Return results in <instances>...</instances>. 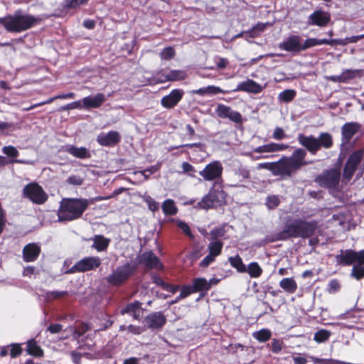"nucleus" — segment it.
<instances>
[{"label": "nucleus", "mask_w": 364, "mask_h": 364, "mask_svg": "<svg viewBox=\"0 0 364 364\" xmlns=\"http://www.w3.org/2000/svg\"><path fill=\"white\" fill-rule=\"evenodd\" d=\"M141 305L142 304L138 301L129 303L121 310V314H129L132 316L135 320H139L142 317L144 311Z\"/></svg>", "instance_id": "24"}, {"label": "nucleus", "mask_w": 364, "mask_h": 364, "mask_svg": "<svg viewBox=\"0 0 364 364\" xmlns=\"http://www.w3.org/2000/svg\"><path fill=\"white\" fill-rule=\"evenodd\" d=\"M265 28V25L263 23H258L255 26L252 27L250 31H247L250 37H255L259 33L263 31Z\"/></svg>", "instance_id": "53"}, {"label": "nucleus", "mask_w": 364, "mask_h": 364, "mask_svg": "<svg viewBox=\"0 0 364 364\" xmlns=\"http://www.w3.org/2000/svg\"><path fill=\"white\" fill-rule=\"evenodd\" d=\"M23 196L36 204H43L48 198L43 188L36 183L27 184L23 189Z\"/></svg>", "instance_id": "8"}, {"label": "nucleus", "mask_w": 364, "mask_h": 364, "mask_svg": "<svg viewBox=\"0 0 364 364\" xmlns=\"http://www.w3.org/2000/svg\"><path fill=\"white\" fill-rule=\"evenodd\" d=\"M262 272V269L256 262H250L248 266L246 267V272H247L252 278H257L260 277Z\"/></svg>", "instance_id": "33"}, {"label": "nucleus", "mask_w": 364, "mask_h": 364, "mask_svg": "<svg viewBox=\"0 0 364 364\" xmlns=\"http://www.w3.org/2000/svg\"><path fill=\"white\" fill-rule=\"evenodd\" d=\"M177 225L186 235L193 238L191 229L187 223L183 221H178Z\"/></svg>", "instance_id": "62"}, {"label": "nucleus", "mask_w": 364, "mask_h": 364, "mask_svg": "<svg viewBox=\"0 0 364 364\" xmlns=\"http://www.w3.org/2000/svg\"><path fill=\"white\" fill-rule=\"evenodd\" d=\"M212 195L209 194V193L205 196L202 200L197 203L196 205V208H199L201 209H209L215 206L214 203L212 200Z\"/></svg>", "instance_id": "38"}, {"label": "nucleus", "mask_w": 364, "mask_h": 364, "mask_svg": "<svg viewBox=\"0 0 364 364\" xmlns=\"http://www.w3.org/2000/svg\"><path fill=\"white\" fill-rule=\"evenodd\" d=\"M135 267L129 263L117 267L111 274H109L107 281L109 284L118 286L123 284L134 273Z\"/></svg>", "instance_id": "6"}, {"label": "nucleus", "mask_w": 364, "mask_h": 364, "mask_svg": "<svg viewBox=\"0 0 364 364\" xmlns=\"http://www.w3.org/2000/svg\"><path fill=\"white\" fill-rule=\"evenodd\" d=\"M223 166L220 161L215 160L208 164L203 170L199 171V175L205 181L213 183V187L221 186L223 183L222 174Z\"/></svg>", "instance_id": "5"}, {"label": "nucleus", "mask_w": 364, "mask_h": 364, "mask_svg": "<svg viewBox=\"0 0 364 364\" xmlns=\"http://www.w3.org/2000/svg\"><path fill=\"white\" fill-rule=\"evenodd\" d=\"M68 295L67 291H51L47 293V299L49 300L58 299Z\"/></svg>", "instance_id": "49"}, {"label": "nucleus", "mask_w": 364, "mask_h": 364, "mask_svg": "<svg viewBox=\"0 0 364 364\" xmlns=\"http://www.w3.org/2000/svg\"><path fill=\"white\" fill-rule=\"evenodd\" d=\"M318 46V38H309L303 41V51Z\"/></svg>", "instance_id": "56"}, {"label": "nucleus", "mask_w": 364, "mask_h": 364, "mask_svg": "<svg viewBox=\"0 0 364 364\" xmlns=\"http://www.w3.org/2000/svg\"><path fill=\"white\" fill-rule=\"evenodd\" d=\"M41 252V247L39 243H28L22 250L23 260L26 262H33L37 260Z\"/></svg>", "instance_id": "16"}, {"label": "nucleus", "mask_w": 364, "mask_h": 364, "mask_svg": "<svg viewBox=\"0 0 364 364\" xmlns=\"http://www.w3.org/2000/svg\"><path fill=\"white\" fill-rule=\"evenodd\" d=\"M41 21L40 16H35L18 9L13 14L0 18L1 24L6 31L13 33H19L36 26Z\"/></svg>", "instance_id": "2"}, {"label": "nucleus", "mask_w": 364, "mask_h": 364, "mask_svg": "<svg viewBox=\"0 0 364 364\" xmlns=\"http://www.w3.org/2000/svg\"><path fill=\"white\" fill-rule=\"evenodd\" d=\"M331 333L326 330H319L314 333V339L318 343H323L328 339Z\"/></svg>", "instance_id": "43"}, {"label": "nucleus", "mask_w": 364, "mask_h": 364, "mask_svg": "<svg viewBox=\"0 0 364 364\" xmlns=\"http://www.w3.org/2000/svg\"><path fill=\"white\" fill-rule=\"evenodd\" d=\"M121 136L118 132L110 131L108 133H100L97 136V141L101 146H112L119 143Z\"/></svg>", "instance_id": "18"}, {"label": "nucleus", "mask_w": 364, "mask_h": 364, "mask_svg": "<svg viewBox=\"0 0 364 364\" xmlns=\"http://www.w3.org/2000/svg\"><path fill=\"white\" fill-rule=\"evenodd\" d=\"M360 125L356 122H347L342 127V136L345 142H348L359 131Z\"/></svg>", "instance_id": "26"}, {"label": "nucleus", "mask_w": 364, "mask_h": 364, "mask_svg": "<svg viewBox=\"0 0 364 364\" xmlns=\"http://www.w3.org/2000/svg\"><path fill=\"white\" fill-rule=\"evenodd\" d=\"M166 322V318L161 311L152 312L147 315L144 320V325L151 329L161 328Z\"/></svg>", "instance_id": "14"}, {"label": "nucleus", "mask_w": 364, "mask_h": 364, "mask_svg": "<svg viewBox=\"0 0 364 364\" xmlns=\"http://www.w3.org/2000/svg\"><path fill=\"white\" fill-rule=\"evenodd\" d=\"M89 330V326L87 323H81L79 326L75 328H72L73 336L75 338H79L85 332Z\"/></svg>", "instance_id": "45"}, {"label": "nucleus", "mask_w": 364, "mask_h": 364, "mask_svg": "<svg viewBox=\"0 0 364 364\" xmlns=\"http://www.w3.org/2000/svg\"><path fill=\"white\" fill-rule=\"evenodd\" d=\"M282 341H279V339L274 338L272 341V351L274 353H279L282 349Z\"/></svg>", "instance_id": "61"}, {"label": "nucleus", "mask_w": 364, "mask_h": 364, "mask_svg": "<svg viewBox=\"0 0 364 364\" xmlns=\"http://www.w3.org/2000/svg\"><path fill=\"white\" fill-rule=\"evenodd\" d=\"M225 234L224 227L215 228L210 231L209 240L212 241L220 240V238L223 237Z\"/></svg>", "instance_id": "41"}, {"label": "nucleus", "mask_w": 364, "mask_h": 364, "mask_svg": "<svg viewBox=\"0 0 364 364\" xmlns=\"http://www.w3.org/2000/svg\"><path fill=\"white\" fill-rule=\"evenodd\" d=\"M341 285L337 279H332L328 284V291L330 294H334L339 291Z\"/></svg>", "instance_id": "54"}, {"label": "nucleus", "mask_w": 364, "mask_h": 364, "mask_svg": "<svg viewBox=\"0 0 364 364\" xmlns=\"http://www.w3.org/2000/svg\"><path fill=\"white\" fill-rule=\"evenodd\" d=\"M162 210L166 215H174L177 213L178 209L175 203L171 199H167L162 204Z\"/></svg>", "instance_id": "32"}, {"label": "nucleus", "mask_w": 364, "mask_h": 364, "mask_svg": "<svg viewBox=\"0 0 364 364\" xmlns=\"http://www.w3.org/2000/svg\"><path fill=\"white\" fill-rule=\"evenodd\" d=\"M215 259V257L212 255V254L208 253V255L205 257L200 262V266L202 267H208L210 263H212Z\"/></svg>", "instance_id": "63"}, {"label": "nucleus", "mask_w": 364, "mask_h": 364, "mask_svg": "<svg viewBox=\"0 0 364 364\" xmlns=\"http://www.w3.org/2000/svg\"><path fill=\"white\" fill-rule=\"evenodd\" d=\"M235 175L240 177V181L248 179L250 178V171L247 166H240L235 171Z\"/></svg>", "instance_id": "42"}, {"label": "nucleus", "mask_w": 364, "mask_h": 364, "mask_svg": "<svg viewBox=\"0 0 364 364\" xmlns=\"http://www.w3.org/2000/svg\"><path fill=\"white\" fill-rule=\"evenodd\" d=\"M223 246V242L221 240H210V243L208 245V249L210 254L215 256V257L220 255L222 248Z\"/></svg>", "instance_id": "34"}, {"label": "nucleus", "mask_w": 364, "mask_h": 364, "mask_svg": "<svg viewBox=\"0 0 364 364\" xmlns=\"http://www.w3.org/2000/svg\"><path fill=\"white\" fill-rule=\"evenodd\" d=\"M91 240L93 241L92 247L95 249L97 252H103L107 250L110 243V240L105 237L102 235H96L91 238Z\"/></svg>", "instance_id": "27"}, {"label": "nucleus", "mask_w": 364, "mask_h": 364, "mask_svg": "<svg viewBox=\"0 0 364 364\" xmlns=\"http://www.w3.org/2000/svg\"><path fill=\"white\" fill-rule=\"evenodd\" d=\"M89 0H65V7L75 9L86 4Z\"/></svg>", "instance_id": "50"}, {"label": "nucleus", "mask_w": 364, "mask_h": 364, "mask_svg": "<svg viewBox=\"0 0 364 364\" xmlns=\"http://www.w3.org/2000/svg\"><path fill=\"white\" fill-rule=\"evenodd\" d=\"M228 92V91H225L222 90L220 87L214 85H208L207 87H201L198 90H193L191 91L192 94H196L200 96L212 95L218 93L225 94Z\"/></svg>", "instance_id": "28"}, {"label": "nucleus", "mask_w": 364, "mask_h": 364, "mask_svg": "<svg viewBox=\"0 0 364 364\" xmlns=\"http://www.w3.org/2000/svg\"><path fill=\"white\" fill-rule=\"evenodd\" d=\"M193 293H195V291L192 285L184 286L181 290L179 298H186Z\"/></svg>", "instance_id": "59"}, {"label": "nucleus", "mask_w": 364, "mask_h": 364, "mask_svg": "<svg viewBox=\"0 0 364 364\" xmlns=\"http://www.w3.org/2000/svg\"><path fill=\"white\" fill-rule=\"evenodd\" d=\"M186 77V73L182 70H171L168 73L164 70L159 73L157 75V82H165L168 81H178Z\"/></svg>", "instance_id": "19"}, {"label": "nucleus", "mask_w": 364, "mask_h": 364, "mask_svg": "<svg viewBox=\"0 0 364 364\" xmlns=\"http://www.w3.org/2000/svg\"><path fill=\"white\" fill-rule=\"evenodd\" d=\"M351 276L357 280H360L364 277V265L354 264L351 270Z\"/></svg>", "instance_id": "40"}, {"label": "nucleus", "mask_w": 364, "mask_h": 364, "mask_svg": "<svg viewBox=\"0 0 364 364\" xmlns=\"http://www.w3.org/2000/svg\"><path fill=\"white\" fill-rule=\"evenodd\" d=\"M184 92L181 89H174L168 95L164 96L161 100V105L166 109L175 107L183 98Z\"/></svg>", "instance_id": "15"}, {"label": "nucleus", "mask_w": 364, "mask_h": 364, "mask_svg": "<svg viewBox=\"0 0 364 364\" xmlns=\"http://www.w3.org/2000/svg\"><path fill=\"white\" fill-rule=\"evenodd\" d=\"M296 92L294 90L288 89L281 92L278 95L279 102L288 103L293 100L296 97Z\"/></svg>", "instance_id": "35"}, {"label": "nucleus", "mask_w": 364, "mask_h": 364, "mask_svg": "<svg viewBox=\"0 0 364 364\" xmlns=\"http://www.w3.org/2000/svg\"><path fill=\"white\" fill-rule=\"evenodd\" d=\"M139 262L149 268L160 269L162 267L159 259L151 251L144 252L140 256Z\"/></svg>", "instance_id": "25"}, {"label": "nucleus", "mask_w": 364, "mask_h": 364, "mask_svg": "<svg viewBox=\"0 0 364 364\" xmlns=\"http://www.w3.org/2000/svg\"><path fill=\"white\" fill-rule=\"evenodd\" d=\"M341 178V171L338 168H331L318 175L315 181L321 187L336 188Z\"/></svg>", "instance_id": "7"}, {"label": "nucleus", "mask_w": 364, "mask_h": 364, "mask_svg": "<svg viewBox=\"0 0 364 364\" xmlns=\"http://www.w3.org/2000/svg\"><path fill=\"white\" fill-rule=\"evenodd\" d=\"M67 182L70 185L80 186L83 183V178L80 176L72 175L68 177Z\"/></svg>", "instance_id": "57"}, {"label": "nucleus", "mask_w": 364, "mask_h": 364, "mask_svg": "<svg viewBox=\"0 0 364 364\" xmlns=\"http://www.w3.org/2000/svg\"><path fill=\"white\" fill-rule=\"evenodd\" d=\"M144 201L147 204L149 209L153 212H155L159 208V203L156 202L150 196L146 195L143 198Z\"/></svg>", "instance_id": "46"}, {"label": "nucleus", "mask_w": 364, "mask_h": 364, "mask_svg": "<svg viewBox=\"0 0 364 364\" xmlns=\"http://www.w3.org/2000/svg\"><path fill=\"white\" fill-rule=\"evenodd\" d=\"M215 113L220 118L228 119L235 123L242 122L241 114L225 105L218 104L215 109Z\"/></svg>", "instance_id": "13"}, {"label": "nucleus", "mask_w": 364, "mask_h": 364, "mask_svg": "<svg viewBox=\"0 0 364 364\" xmlns=\"http://www.w3.org/2000/svg\"><path fill=\"white\" fill-rule=\"evenodd\" d=\"M279 48L291 53L303 51V39L299 35H289L279 44Z\"/></svg>", "instance_id": "12"}, {"label": "nucleus", "mask_w": 364, "mask_h": 364, "mask_svg": "<svg viewBox=\"0 0 364 364\" xmlns=\"http://www.w3.org/2000/svg\"><path fill=\"white\" fill-rule=\"evenodd\" d=\"M280 203V199L278 196H269L266 198V205L268 209H274L276 208Z\"/></svg>", "instance_id": "44"}, {"label": "nucleus", "mask_w": 364, "mask_h": 364, "mask_svg": "<svg viewBox=\"0 0 364 364\" xmlns=\"http://www.w3.org/2000/svg\"><path fill=\"white\" fill-rule=\"evenodd\" d=\"M272 336V332L269 329L263 328L253 333V337L259 342H266Z\"/></svg>", "instance_id": "36"}, {"label": "nucleus", "mask_w": 364, "mask_h": 364, "mask_svg": "<svg viewBox=\"0 0 364 364\" xmlns=\"http://www.w3.org/2000/svg\"><path fill=\"white\" fill-rule=\"evenodd\" d=\"M215 63L218 69H225L229 64V62L226 58H218L215 60Z\"/></svg>", "instance_id": "64"}, {"label": "nucleus", "mask_w": 364, "mask_h": 364, "mask_svg": "<svg viewBox=\"0 0 364 364\" xmlns=\"http://www.w3.org/2000/svg\"><path fill=\"white\" fill-rule=\"evenodd\" d=\"M160 166V164H157L140 171V173L144 176L145 179L147 180L149 178L151 174L156 173L157 171L159 170Z\"/></svg>", "instance_id": "51"}, {"label": "nucleus", "mask_w": 364, "mask_h": 364, "mask_svg": "<svg viewBox=\"0 0 364 364\" xmlns=\"http://www.w3.org/2000/svg\"><path fill=\"white\" fill-rule=\"evenodd\" d=\"M338 264L348 266L354 262L364 264V250L355 252L352 250H341V253L336 257Z\"/></svg>", "instance_id": "9"}, {"label": "nucleus", "mask_w": 364, "mask_h": 364, "mask_svg": "<svg viewBox=\"0 0 364 364\" xmlns=\"http://www.w3.org/2000/svg\"><path fill=\"white\" fill-rule=\"evenodd\" d=\"M289 147V146L288 144L271 142L255 148L253 149V152L258 154H269L285 151Z\"/></svg>", "instance_id": "23"}, {"label": "nucleus", "mask_w": 364, "mask_h": 364, "mask_svg": "<svg viewBox=\"0 0 364 364\" xmlns=\"http://www.w3.org/2000/svg\"><path fill=\"white\" fill-rule=\"evenodd\" d=\"M27 351L29 354L35 355V356L43 355V350L41 349V348L36 344V341L33 340H31V341H28Z\"/></svg>", "instance_id": "39"}, {"label": "nucleus", "mask_w": 364, "mask_h": 364, "mask_svg": "<svg viewBox=\"0 0 364 364\" xmlns=\"http://www.w3.org/2000/svg\"><path fill=\"white\" fill-rule=\"evenodd\" d=\"M331 21V16L328 12L316 10L309 16L307 24L309 26H326Z\"/></svg>", "instance_id": "17"}, {"label": "nucleus", "mask_w": 364, "mask_h": 364, "mask_svg": "<svg viewBox=\"0 0 364 364\" xmlns=\"http://www.w3.org/2000/svg\"><path fill=\"white\" fill-rule=\"evenodd\" d=\"M218 281L211 279L209 282L205 278H196L193 281V288L195 292L200 291H208L210 289L212 284H216Z\"/></svg>", "instance_id": "29"}, {"label": "nucleus", "mask_w": 364, "mask_h": 364, "mask_svg": "<svg viewBox=\"0 0 364 364\" xmlns=\"http://www.w3.org/2000/svg\"><path fill=\"white\" fill-rule=\"evenodd\" d=\"M279 287L289 294H294L297 289V284L293 277L282 279L279 282Z\"/></svg>", "instance_id": "30"}, {"label": "nucleus", "mask_w": 364, "mask_h": 364, "mask_svg": "<svg viewBox=\"0 0 364 364\" xmlns=\"http://www.w3.org/2000/svg\"><path fill=\"white\" fill-rule=\"evenodd\" d=\"M127 331L134 335H140L144 331V328L139 326L129 325L127 327Z\"/></svg>", "instance_id": "60"}, {"label": "nucleus", "mask_w": 364, "mask_h": 364, "mask_svg": "<svg viewBox=\"0 0 364 364\" xmlns=\"http://www.w3.org/2000/svg\"><path fill=\"white\" fill-rule=\"evenodd\" d=\"M83 109L82 100L75 101L73 102L69 103L66 105L62 106L59 111H66L69 109Z\"/></svg>", "instance_id": "52"}, {"label": "nucleus", "mask_w": 364, "mask_h": 364, "mask_svg": "<svg viewBox=\"0 0 364 364\" xmlns=\"http://www.w3.org/2000/svg\"><path fill=\"white\" fill-rule=\"evenodd\" d=\"M209 194L212 195L211 198L215 206L220 205L225 199V192L214 189V187L210 191Z\"/></svg>", "instance_id": "37"}, {"label": "nucleus", "mask_w": 364, "mask_h": 364, "mask_svg": "<svg viewBox=\"0 0 364 364\" xmlns=\"http://www.w3.org/2000/svg\"><path fill=\"white\" fill-rule=\"evenodd\" d=\"M263 87L251 79H247L245 81L240 82L237 87L233 90L234 92L243 91L252 94H259L262 90Z\"/></svg>", "instance_id": "21"}, {"label": "nucleus", "mask_w": 364, "mask_h": 364, "mask_svg": "<svg viewBox=\"0 0 364 364\" xmlns=\"http://www.w3.org/2000/svg\"><path fill=\"white\" fill-rule=\"evenodd\" d=\"M175 55V50L172 47H166L160 53V57L162 60H169Z\"/></svg>", "instance_id": "48"}, {"label": "nucleus", "mask_w": 364, "mask_h": 364, "mask_svg": "<svg viewBox=\"0 0 364 364\" xmlns=\"http://www.w3.org/2000/svg\"><path fill=\"white\" fill-rule=\"evenodd\" d=\"M297 140L299 144L305 149L296 148L290 156H284L274 162L258 164L257 168L267 169L274 176L288 179L301 167L311 164V161L306 160L307 151L311 155H316L321 149H331L333 144V136L328 132H321L317 137L312 134L307 136L300 133L297 136Z\"/></svg>", "instance_id": "1"}, {"label": "nucleus", "mask_w": 364, "mask_h": 364, "mask_svg": "<svg viewBox=\"0 0 364 364\" xmlns=\"http://www.w3.org/2000/svg\"><path fill=\"white\" fill-rule=\"evenodd\" d=\"M363 150H358L352 153L348 159L343 168V178L349 181L353 176L358 165L360 163L363 156Z\"/></svg>", "instance_id": "11"}, {"label": "nucleus", "mask_w": 364, "mask_h": 364, "mask_svg": "<svg viewBox=\"0 0 364 364\" xmlns=\"http://www.w3.org/2000/svg\"><path fill=\"white\" fill-rule=\"evenodd\" d=\"M3 154L11 158H16L19 156V152L14 146H5L1 149Z\"/></svg>", "instance_id": "47"}, {"label": "nucleus", "mask_w": 364, "mask_h": 364, "mask_svg": "<svg viewBox=\"0 0 364 364\" xmlns=\"http://www.w3.org/2000/svg\"><path fill=\"white\" fill-rule=\"evenodd\" d=\"M181 168L183 170V173H189V176L191 177H195V175L193 174L196 172V169L193 166H192L188 162H183L181 164Z\"/></svg>", "instance_id": "55"}, {"label": "nucleus", "mask_w": 364, "mask_h": 364, "mask_svg": "<svg viewBox=\"0 0 364 364\" xmlns=\"http://www.w3.org/2000/svg\"><path fill=\"white\" fill-rule=\"evenodd\" d=\"M63 150L80 159H87L91 157L90 151L83 146L78 147L74 145L67 144L63 147Z\"/></svg>", "instance_id": "22"}, {"label": "nucleus", "mask_w": 364, "mask_h": 364, "mask_svg": "<svg viewBox=\"0 0 364 364\" xmlns=\"http://www.w3.org/2000/svg\"><path fill=\"white\" fill-rule=\"evenodd\" d=\"M228 260L230 265L236 269L238 272H246V265L243 263L242 258L239 255L230 257Z\"/></svg>", "instance_id": "31"}, {"label": "nucleus", "mask_w": 364, "mask_h": 364, "mask_svg": "<svg viewBox=\"0 0 364 364\" xmlns=\"http://www.w3.org/2000/svg\"><path fill=\"white\" fill-rule=\"evenodd\" d=\"M81 100L83 109H96L99 108L107 100V97L103 93H97L94 96L85 97Z\"/></svg>", "instance_id": "20"}, {"label": "nucleus", "mask_w": 364, "mask_h": 364, "mask_svg": "<svg viewBox=\"0 0 364 364\" xmlns=\"http://www.w3.org/2000/svg\"><path fill=\"white\" fill-rule=\"evenodd\" d=\"M89 205V201L84 198L63 199L58 213L60 221H71L82 216Z\"/></svg>", "instance_id": "4"}, {"label": "nucleus", "mask_w": 364, "mask_h": 364, "mask_svg": "<svg viewBox=\"0 0 364 364\" xmlns=\"http://www.w3.org/2000/svg\"><path fill=\"white\" fill-rule=\"evenodd\" d=\"M101 264V259L98 257H86L77 262L70 269L65 271L67 274L84 272L95 269Z\"/></svg>", "instance_id": "10"}, {"label": "nucleus", "mask_w": 364, "mask_h": 364, "mask_svg": "<svg viewBox=\"0 0 364 364\" xmlns=\"http://www.w3.org/2000/svg\"><path fill=\"white\" fill-rule=\"evenodd\" d=\"M316 221H306L302 219L288 220L283 230L275 235L277 240H285L290 237L308 238L311 237L317 228Z\"/></svg>", "instance_id": "3"}, {"label": "nucleus", "mask_w": 364, "mask_h": 364, "mask_svg": "<svg viewBox=\"0 0 364 364\" xmlns=\"http://www.w3.org/2000/svg\"><path fill=\"white\" fill-rule=\"evenodd\" d=\"M273 139L276 140H282L287 137V135L282 127H277L272 134Z\"/></svg>", "instance_id": "58"}]
</instances>
